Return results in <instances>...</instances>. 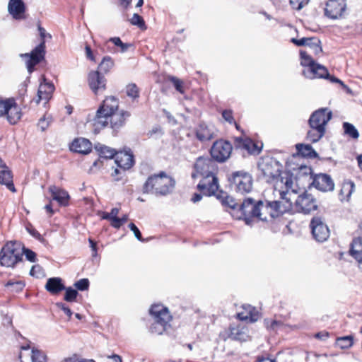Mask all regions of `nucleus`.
I'll list each match as a JSON object with an SVG mask.
<instances>
[{"label":"nucleus","instance_id":"f257e3e1","mask_svg":"<svg viewBox=\"0 0 362 362\" xmlns=\"http://www.w3.org/2000/svg\"><path fill=\"white\" fill-rule=\"evenodd\" d=\"M196 173H192V177L194 178L197 175L203 177V179L197 185V189L203 194L212 196L218 189L219 185L218 178L215 176L216 165L209 157H199L194 165Z\"/></svg>","mask_w":362,"mask_h":362},{"label":"nucleus","instance_id":"f03ea898","mask_svg":"<svg viewBox=\"0 0 362 362\" xmlns=\"http://www.w3.org/2000/svg\"><path fill=\"white\" fill-rule=\"evenodd\" d=\"M287 192H280V199L276 201L259 200L256 218L262 221H269L286 212L292 206Z\"/></svg>","mask_w":362,"mask_h":362},{"label":"nucleus","instance_id":"7ed1b4c3","mask_svg":"<svg viewBox=\"0 0 362 362\" xmlns=\"http://www.w3.org/2000/svg\"><path fill=\"white\" fill-rule=\"evenodd\" d=\"M176 182L173 177L165 172L150 175L142 187L144 194H151L156 197H165L170 194L175 187Z\"/></svg>","mask_w":362,"mask_h":362},{"label":"nucleus","instance_id":"20e7f679","mask_svg":"<svg viewBox=\"0 0 362 362\" xmlns=\"http://www.w3.org/2000/svg\"><path fill=\"white\" fill-rule=\"evenodd\" d=\"M38 31L40 36V42L30 53L20 54V57L23 59L29 74L35 70V66L45 59L46 54L45 38H52V35L47 33L45 29L38 25Z\"/></svg>","mask_w":362,"mask_h":362},{"label":"nucleus","instance_id":"39448f33","mask_svg":"<svg viewBox=\"0 0 362 362\" xmlns=\"http://www.w3.org/2000/svg\"><path fill=\"white\" fill-rule=\"evenodd\" d=\"M119 107L118 99L114 96L107 97L100 105L93 117L95 129H101L109 123L111 115L117 112Z\"/></svg>","mask_w":362,"mask_h":362},{"label":"nucleus","instance_id":"423d86ee","mask_svg":"<svg viewBox=\"0 0 362 362\" xmlns=\"http://www.w3.org/2000/svg\"><path fill=\"white\" fill-rule=\"evenodd\" d=\"M23 261V252L17 242H8L0 251V264L6 267H14Z\"/></svg>","mask_w":362,"mask_h":362},{"label":"nucleus","instance_id":"0eeeda50","mask_svg":"<svg viewBox=\"0 0 362 362\" xmlns=\"http://www.w3.org/2000/svg\"><path fill=\"white\" fill-rule=\"evenodd\" d=\"M258 168L267 182L271 183L276 181L278 185L282 169V165L278 160L272 158H267L259 163Z\"/></svg>","mask_w":362,"mask_h":362},{"label":"nucleus","instance_id":"6e6552de","mask_svg":"<svg viewBox=\"0 0 362 362\" xmlns=\"http://www.w3.org/2000/svg\"><path fill=\"white\" fill-rule=\"evenodd\" d=\"M258 204L259 201L247 198L240 204L236 214H233V216L237 219H243L247 225H251L252 218H256Z\"/></svg>","mask_w":362,"mask_h":362},{"label":"nucleus","instance_id":"1a4fd4ad","mask_svg":"<svg viewBox=\"0 0 362 362\" xmlns=\"http://www.w3.org/2000/svg\"><path fill=\"white\" fill-rule=\"evenodd\" d=\"M308 185H312L322 192H330L334 188V183L329 175L320 173L313 177L312 169L309 167H308Z\"/></svg>","mask_w":362,"mask_h":362},{"label":"nucleus","instance_id":"9d476101","mask_svg":"<svg viewBox=\"0 0 362 362\" xmlns=\"http://www.w3.org/2000/svg\"><path fill=\"white\" fill-rule=\"evenodd\" d=\"M233 147L231 144L223 139L215 141L210 150V154L217 162H225L230 156Z\"/></svg>","mask_w":362,"mask_h":362},{"label":"nucleus","instance_id":"9b49d317","mask_svg":"<svg viewBox=\"0 0 362 362\" xmlns=\"http://www.w3.org/2000/svg\"><path fill=\"white\" fill-rule=\"evenodd\" d=\"M310 227L314 239L317 242H324L329 238V228L321 217L314 216L311 219Z\"/></svg>","mask_w":362,"mask_h":362},{"label":"nucleus","instance_id":"f8f14e48","mask_svg":"<svg viewBox=\"0 0 362 362\" xmlns=\"http://www.w3.org/2000/svg\"><path fill=\"white\" fill-rule=\"evenodd\" d=\"M295 206L298 211L303 214H310L317 209V199L313 194L304 192L299 195L295 201Z\"/></svg>","mask_w":362,"mask_h":362},{"label":"nucleus","instance_id":"ddd939ff","mask_svg":"<svg viewBox=\"0 0 362 362\" xmlns=\"http://www.w3.org/2000/svg\"><path fill=\"white\" fill-rule=\"evenodd\" d=\"M232 182L235 186V189L243 194L251 190L252 178L247 173L235 172L233 174Z\"/></svg>","mask_w":362,"mask_h":362},{"label":"nucleus","instance_id":"4468645a","mask_svg":"<svg viewBox=\"0 0 362 362\" xmlns=\"http://www.w3.org/2000/svg\"><path fill=\"white\" fill-rule=\"evenodd\" d=\"M332 117V112L327 107L320 108L313 112L309 119V126H317L320 125L324 128L326 127L328 122Z\"/></svg>","mask_w":362,"mask_h":362},{"label":"nucleus","instance_id":"2eb2a0df","mask_svg":"<svg viewBox=\"0 0 362 362\" xmlns=\"http://www.w3.org/2000/svg\"><path fill=\"white\" fill-rule=\"evenodd\" d=\"M346 7L345 0H329L326 4L325 13L329 18L337 19L342 16Z\"/></svg>","mask_w":362,"mask_h":362},{"label":"nucleus","instance_id":"dca6fc26","mask_svg":"<svg viewBox=\"0 0 362 362\" xmlns=\"http://www.w3.org/2000/svg\"><path fill=\"white\" fill-rule=\"evenodd\" d=\"M196 138L201 142L209 141L216 136V129L214 126L200 122L195 128Z\"/></svg>","mask_w":362,"mask_h":362},{"label":"nucleus","instance_id":"f3484780","mask_svg":"<svg viewBox=\"0 0 362 362\" xmlns=\"http://www.w3.org/2000/svg\"><path fill=\"white\" fill-rule=\"evenodd\" d=\"M88 84L95 94L103 93L106 88V79L98 71H90L88 74Z\"/></svg>","mask_w":362,"mask_h":362},{"label":"nucleus","instance_id":"a211bd4d","mask_svg":"<svg viewBox=\"0 0 362 362\" xmlns=\"http://www.w3.org/2000/svg\"><path fill=\"white\" fill-rule=\"evenodd\" d=\"M54 89V84L52 82L47 81L45 77L43 76L37 90V98L35 100L36 104H39L41 100H44L45 105H46L52 98Z\"/></svg>","mask_w":362,"mask_h":362},{"label":"nucleus","instance_id":"6ab92c4d","mask_svg":"<svg viewBox=\"0 0 362 362\" xmlns=\"http://www.w3.org/2000/svg\"><path fill=\"white\" fill-rule=\"evenodd\" d=\"M359 230L362 234V221L359 226ZM351 255L358 262V267L362 271V237L353 240L350 249Z\"/></svg>","mask_w":362,"mask_h":362},{"label":"nucleus","instance_id":"aec40b11","mask_svg":"<svg viewBox=\"0 0 362 362\" xmlns=\"http://www.w3.org/2000/svg\"><path fill=\"white\" fill-rule=\"evenodd\" d=\"M130 117V113L127 111L122 110L119 112H115L109 118V122L110 124L111 128L117 132L122 127L124 126L125 122L127 118Z\"/></svg>","mask_w":362,"mask_h":362},{"label":"nucleus","instance_id":"412c9836","mask_svg":"<svg viewBox=\"0 0 362 362\" xmlns=\"http://www.w3.org/2000/svg\"><path fill=\"white\" fill-rule=\"evenodd\" d=\"M303 74L308 78H329L330 76L328 73L327 69L319 64L315 63V64L312 68H306L303 71Z\"/></svg>","mask_w":362,"mask_h":362},{"label":"nucleus","instance_id":"4be33fe9","mask_svg":"<svg viewBox=\"0 0 362 362\" xmlns=\"http://www.w3.org/2000/svg\"><path fill=\"white\" fill-rule=\"evenodd\" d=\"M70 149L81 154H88L92 150V144L85 138H77L71 143Z\"/></svg>","mask_w":362,"mask_h":362},{"label":"nucleus","instance_id":"5701e85b","mask_svg":"<svg viewBox=\"0 0 362 362\" xmlns=\"http://www.w3.org/2000/svg\"><path fill=\"white\" fill-rule=\"evenodd\" d=\"M115 163L123 171L131 168L134 163V156L129 152H119L116 154Z\"/></svg>","mask_w":362,"mask_h":362},{"label":"nucleus","instance_id":"b1692460","mask_svg":"<svg viewBox=\"0 0 362 362\" xmlns=\"http://www.w3.org/2000/svg\"><path fill=\"white\" fill-rule=\"evenodd\" d=\"M172 316L164 314L163 318H154V322L150 326V332L153 334H162L169 327Z\"/></svg>","mask_w":362,"mask_h":362},{"label":"nucleus","instance_id":"393cba45","mask_svg":"<svg viewBox=\"0 0 362 362\" xmlns=\"http://www.w3.org/2000/svg\"><path fill=\"white\" fill-rule=\"evenodd\" d=\"M45 289L52 295H57L66 288L60 277H51L47 280Z\"/></svg>","mask_w":362,"mask_h":362},{"label":"nucleus","instance_id":"a878e982","mask_svg":"<svg viewBox=\"0 0 362 362\" xmlns=\"http://www.w3.org/2000/svg\"><path fill=\"white\" fill-rule=\"evenodd\" d=\"M8 11L13 18L21 19L25 13V5L22 0H9Z\"/></svg>","mask_w":362,"mask_h":362},{"label":"nucleus","instance_id":"bb28decb","mask_svg":"<svg viewBox=\"0 0 362 362\" xmlns=\"http://www.w3.org/2000/svg\"><path fill=\"white\" fill-rule=\"evenodd\" d=\"M218 191V189L215 192V194L214 195L221 201L222 205L227 206L233 210L232 216L233 214H236L240 205L238 204V203L232 197L228 196L226 192L223 191Z\"/></svg>","mask_w":362,"mask_h":362},{"label":"nucleus","instance_id":"cd10ccee","mask_svg":"<svg viewBox=\"0 0 362 362\" xmlns=\"http://www.w3.org/2000/svg\"><path fill=\"white\" fill-rule=\"evenodd\" d=\"M49 192L51 193L52 199L56 200L60 205L66 206L68 204L70 197L66 190L52 185L49 187Z\"/></svg>","mask_w":362,"mask_h":362},{"label":"nucleus","instance_id":"c85d7f7f","mask_svg":"<svg viewBox=\"0 0 362 362\" xmlns=\"http://www.w3.org/2000/svg\"><path fill=\"white\" fill-rule=\"evenodd\" d=\"M0 184L4 185L12 192L16 191L13 182V174L8 168L0 170Z\"/></svg>","mask_w":362,"mask_h":362},{"label":"nucleus","instance_id":"c756f323","mask_svg":"<svg viewBox=\"0 0 362 362\" xmlns=\"http://www.w3.org/2000/svg\"><path fill=\"white\" fill-rule=\"evenodd\" d=\"M310 130L307 133V139L313 143L318 141L325 134V128L317 126H309Z\"/></svg>","mask_w":362,"mask_h":362},{"label":"nucleus","instance_id":"7c9ffc66","mask_svg":"<svg viewBox=\"0 0 362 362\" xmlns=\"http://www.w3.org/2000/svg\"><path fill=\"white\" fill-rule=\"evenodd\" d=\"M296 149L298 153L303 157L315 158L318 156L317 152L309 144H298L296 145Z\"/></svg>","mask_w":362,"mask_h":362},{"label":"nucleus","instance_id":"2f4dec72","mask_svg":"<svg viewBox=\"0 0 362 362\" xmlns=\"http://www.w3.org/2000/svg\"><path fill=\"white\" fill-rule=\"evenodd\" d=\"M21 110L14 100L11 109H9V112H8L7 119L10 124H15L21 119Z\"/></svg>","mask_w":362,"mask_h":362},{"label":"nucleus","instance_id":"473e14b6","mask_svg":"<svg viewBox=\"0 0 362 362\" xmlns=\"http://www.w3.org/2000/svg\"><path fill=\"white\" fill-rule=\"evenodd\" d=\"M235 146L236 148L245 149L248 153L254 152L252 146H254V141L250 138L243 139L241 137H237L235 139Z\"/></svg>","mask_w":362,"mask_h":362},{"label":"nucleus","instance_id":"72a5a7b5","mask_svg":"<svg viewBox=\"0 0 362 362\" xmlns=\"http://www.w3.org/2000/svg\"><path fill=\"white\" fill-rule=\"evenodd\" d=\"M279 182L281 184H284L286 187V190L279 191V193L281 192H288L287 197H290L291 199H292L291 196L295 195V194H296V192L293 189H292L291 192H289V190L292 188V185H293L292 177L288 174H285L284 176L281 175L279 178ZM291 202L292 203L291 201Z\"/></svg>","mask_w":362,"mask_h":362},{"label":"nucleus","instance_id":"f704fd0d","mask_svg":"<svg viewBox=\"0 0 362 362\" xmlns=\"http://www.w3.org/2000/svg\"><path fill=\"white\" fill-rule=\"evenodd\" d=\"M229 338L235 341H246L247 335L243 328L239 327H230Z\"/></svg>","mask_w":362,"mask_h":362},{"label":"nucleus","instance_id":"c9c22d12","mask_svg":"<svg viewBox=\"0 0 362 362\" xmlns=\"http://www.w3.org/2000/svg\"><path fill=\"white\" fill-rule=\"evenodd\" d=\"M95 149L99 152V155L100 158L105 159H110L114 158L116 156V151L110 147L103 145H96Z\"/></svg>","mask_w":362,"mask_h":362},{"label":"nucleus","instance_id":"e433bc0d","mask_svg":"<svg viewBox=\"0 0 362 362\" xmlns=\"http://www.w3.org/2000/svg\"><path fill=\"white\" fill-rule=\"evenodd\" d=\"M336 346L341 349H346L351 347L354 344V337L351 335L337 337L336 339Z\"/></svg>","mask_w":362,"mask_h":362},{"label":"nucleus","instance_id":"4c0bfd02","mask_svg":"<svg viewBox=\"0 0 362 362\" xmlns=\"http://www.w3.org/2000/svg\"><path fill=\"white\" fill-rule=\"evenodd\" d=\"M165 313L168 315H170L168 308L162 305H153L150 309V314L153 318H163Z\"/></svg>","mask_w":362,"mask_h":362},{"label":"nucleus","instance_id":"58836bf2","mask_svg":"<svg viewBox=\"0 0 362 362\" xmlns=\"http://www.w3.org/2000/svg\"><path fill=\"white\" fill-rule=\"evenodd\" d=\"M114 66V61L110 56L103 57L101 62L99 64L98 69L100 73H107Z\"/></svg>","mask_w":362,"mask_h":362},{"label":"nucleus","instance_id":"ea45409f","mask_svg":"<svg viewBox=\"0 0 362 362\" xmlns=\"http://www.w3.org/2000/svg\"><path fill=\"white\" fill-rule=\"evenodd\" d=\"M248 313L245 315L243 313H238V317L242 320L250 319L251 322H256L259 318V313L250 305H247Z\"/></svg>","mask_w":362,"mask_h":362},{"label":"nucleus","instance_id":"a19ab883","mask_svg":"<svg viewBox=\"0 0 362 362\" xmlns=\"http://www.w3.org/2000/svg\"><path fill=\"white\" fill-rule=\"evenodd\" d=\"M343 129L345 134L348 135L349 137L354 139H357L359 137L358 130L352 124L349 122H344Z\"/></svg>","mask_w":362,"mask_h":362},{"label":"nucleus","instance_id":"79ce46f5","mask_svg":"<svg viewBox=\"0 0 362 362\" xmlns=\"http://www.w3.org/2000/svg\"><path fill=\"white\" fill-rule=\"evenodd\" d=\"M300 64L306 68H312L313 65L315 64V62L311 58V57L305 52L300 50Z\"/></svg>","mask_w":362,"mask_h":362},{"label":"nucleus","instance_id":"37998d69","mask_svg":"<svg viewBox=\"0 0 362 362\" xmlns=\"http://www.w3.org/2000/svg\"><path fill=\"white\" fill-rule=\"evenodd\" d=\"M30 358L32 362H46L47 361V356L45 354L36 349H32Z\"/></svg>","mask_w":362,"mask_h":362},{"label":"nucleus","instance_id":"c03bdc74","mask_svg":"<svg viewBox=\"0 0 362 362\" xmlns=\"http://www.w3.org/2000/svg\"><path fill=\"white\" fill-rule=\"evenodd\" d=\"M168 80L170 81L175 90L178 91L180 93L183 94L185 93V89L183 87V81L180 78L174 76H168Z\"/></svg>","mask_w":362,"mask_h":362},{"label":"nucleus","instance_id":"a18cd8bd","mask_svg":"<svg viewBox=\"0 0 362 362\" xmlns=\"http://www.w3.org/2000/svg\"><path fill=\"white\" fill-rule=\"evenodd\" d=\"M65 291V294L64 299L67 302H74L76 300L78 293L76 289H74L71 287H66L64 290Z\"/></svg>","mask_w":362,"mask_h":362},{"label":"nucleus","instance_id":"49530a36","mask_svg":"<svg viewBox=\"0 0 362 362\" xmlns=\"http://www.w3.org/2000/svg\"><path fill=\"white\" fill-rule=\"evenodd\" d=\"M14 100L13 98L7 99L6 100H0V116L8 115L9 109L13 103Z\"/></svg>","mask_w":362,"mask_h":362},{"label":"nucleus","instance_id":"de8ad7c7","mask_svg":"<svg viewBox=\"0 0 362 362\" xmlns=\"http://www.w3.org/2000/svg\"><path fill=\"white\" fill-rule=\"evenodd\" d=\"M126 93L127 96L133 99L137 98L139 96V89L135 83H131L127 86Z\"/></svg>","mask_w":362,"mask_h":362},{"label":"nucleus","instance_id":"09e8293b","mask_svg":"<svg viewBox=\"0 0 362 362\" xmlns=\"http://www.w3.org/2000/svg\"><path fill=\"white\" fill-rule=\"evenodd\" d=\"M6 286L13 292H20L25 287V284L21 281H18L16 282L8 281L6 283Z\"/></svg>","mask_w":362,"mask_h":362},{"label":"nucleus","instance_id":"8fccbe9b","mask_svg":"<svg viewBox=\"0 0 362 362\" xmlns=\"http://www.w3.org/2000/svg\"><path fill=\"white\" fill-rule=\"evenodd\" d=\"M109 42H112L115 46L120 47L122 52H125L129 47L132 46L131 44L124 43L118 37H114L109 39Z\"/></svg>","mask_w":362,"mask_h":362},{"label":"nucleus","instance_id":"3c124183","mask_svg":"<svg viewBox=\"0 0 362 362\" xmlns=\"http://www.w3.org/2000/svg\"><path fill=\"white\" fill-rule=\"evenodd\" d=\"M74 285L76 288V290L83 291L88 289L90 282L88 279L84 278L77 281Z\"/></svg>","mask_w":362,"mask_h":362},{"label":"nucleus","instance_id":"603ef678","mask_svg":"<svg viewBox=\"0 0 362 362\" xmlns=\"http://www.w3.org/2000/svg\"><path fill=\"white\" fill-rule=\"evenodd\" d=\"M130 23L134 25L138 26L139 28H145V22L143 18L137 13H134L132 18L130 19Z\"/></svg>","mask_w":362,"mask_h":362},{"label":"nucleus","instance_id":"864d4df0","mask_svg":"<svg viewBox=\"0 0 362 362\" xmlns=\"http://www.w3.org/2000/svg\"><path fill=\"white\" fill-rule=\"evenodd\" d=\"M26 230L35 239L40 241H42L44 240L40 233L34 228L31 223H28L26 226Z\"/></svg>","mask_w":362,"mask_h":362},{"label":"nucleus","instance_id":"5fc2aeb1","mask_svg":"<svg viewBox=\"0 0 362 362\" xmlns=\"http://www.w3.org/2000/svg\"><path fill=\"white\" fill-rule=\"evenodd\" d=\"M21 250L23 252V255L24 254L25 255V257L28 261H30L31 262H36L37 258H36L35 252H34L33 250H31L28 248H25L24 247L23 248H21Z\"/></svg>","mask_w":362,"mask_h":362},{"label":"nucleus","instance_id":"6e6d98bb","mask_svg":"<svg viewBox=\"0 0 362 362\" xmlns=\"http://www.w3.org/2000/svg\"><path fill=\"white\" fill-rule=\"evenodd\" d=\"M51 121L52 119L49 117H46V116H44L40 119L38 127L42 132H44L48 128Z\"/></svg>","mask_w":362,"mask_h":362},{"label":"nucleus","instance_id":"4d7b16f0","mask_svg":"<svg viewBox=\"0 0 362 362\" xmlns=\"http://www.w3.org/2000/svg\"><path fill=\"white\" fill-rule=\"evenodd\" d=\"M308 1L309 0H290V4L294 9L300 10L308 4Z\"/></svg>","mask_w":362,"mask_h":362},{"label":"nucleus","instance_id":"13d9d810","mask_svg":"<svg viewBox=\"0 0 362 362\" xmlns=\"http://www.w3.org/2000/svg\"><path fill=\"white\" fill-rule=\"evenodd\" d=\"M129 229L134 233V236L139 241H144V239L142 238L141 233L139 230V229L137 228V226L133 223H131L129 224Z\"/></svg>","mask_w":362,"mask_h":362},{"label":"nucleus","instance_id":"bf43d9fd","mask_svg":"<svg viewBox=\"0 0 362 362\" xmlns=\"http://www.w3.org/2000/svg\"><path fill=\"white\" fill-rule=\"evenodd\" d=\"M223 118L230 124L235 123L234 118L233 117V112L230 110H225L222 112Z\"/></svg>","mask_w":362,"mask_h":362},{"label":"nucleus","instance_id":"052dcab7","mask_svg":"<svg viewBox=\"0 0 362 362\" xmlns=\"http://www.w3.org/2000/svg\"><path fill=\"white\" fill-rule=\"evenodd\" d=\"M42 273V268L39 264L33 265L30 271V275L32 276L39 277Z\"/></svg>","mask_w":362,"mask_h":362},{"label":"nucleus","instance_id":"680f3d73","mask_svg":"<svg viewBox=\"0 0 362 362\" xmlns=\"http://www.w3.org/2000/svg\"><path fill=\"white\" fill-rule=\"evenodd\" d=\"M56 305L58 308L63 310L64 313L70 318L73 314L71 309L66 306L64 303H57Z\"/></svg>","mask_w":362,"mask_h":362},{"label":"nucleus","instance_id":"e2e57ef3","mask_svg":"<svg viewBox=\"0 0 362 362\" xmlns=\"http://www.w3.org/2000/svg\"><path fill=\"white\" fill-rule=\"evenodd\" d=\"M317 44H321L319 38L316 37H309L308 41L307 42L306 46L310 47L311 49Z\"/></svg>","mask_w":362,"mask_h":362},{"label":"nucleus","instance_id":"0e129e2a","mask_svg":"<svg viewBox=\"0 0 362 362\" xmlns=\"http://www.w3.org/2000/svg\"><path fill=\"white\" fill-rule=\"evenodd\" d=\"M309 37H302L300 39L292 38L291 42L297 46H306Z\"/></svg>","mask_w":362,"mask_h":362},{"label":"nucleus","instance_id":"69168bd1","mask_svg":"<svg viewBox=\"0 0 362 362\" xmlns=\"http://www.w3.org/2000/svg\"><path fill=\"white\" fill-rule=\"evenodd\" d=\"M327 79H329L331 82L332 83H339L344 89L346 90H349V87L345 85L343 81H341L340 79L333 76H331L329 77V78H326Z\"/></svg>","mask_w":362,"mask_h":362},{"label":"nucleus","instance_id":"338daca9","mask_svg":"<svg viewBox=\"0 0 362 362\" xmlns=\"http://www.w3.org/2000/svg\"><path fill=\"white\" fill-rule=\"evenodd\" d=\"M85 49L86 57L91 61L95 62V58L93 54L90 47L87 45H86Z\"/></svg>","mask_w":362,"mask_h":362},{"label":"nucleus","instance_id":"774afa93","mask_svg":"<svg viewBox=\"0 0 362 362\" xmlns=\"http://www.w3.org/2000/svg\"><path fill=\"white\" fill-rule=\"evenodd\" d=\"M111 226L114 227L115 228H119L121 226L123 225V223L121 221L120 218H114L111 219Z\"/></svg>","mask_w":362,"mask_h":362}]
</instances>
